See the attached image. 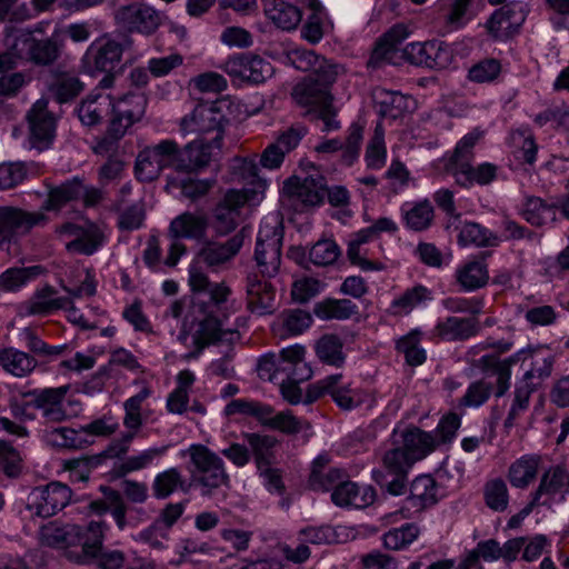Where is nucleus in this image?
<instances>
[{
  "mask_svg": "<svg viewBox=\"0 0 569 569\" xmlns=\"http://www.w3.org/2000/svg\"><path fill=\"white\" fill-rule=\"evenodd\" d=\"M139 110L140 107H138L133 112L131 111L130 113L124 109H118L116 104L112 102L109 112L110 119L107 130L110 131V133L116 138H123L128 132L129 128L137 122Z\"/></svg>",
  "mask_w": 569,
  "mask_h": 569,
  "instance_id": "obj_60",
  "label": "nucleus"
},
{
  "mask_svg": "<svg viewBox=\"0 0 569 569\" xmlns=\"http://www.w3.org/2000/svg\"><path fill=\"white\" fill-rule=\"evenodd\" d=\"M249 200L248 192L229 190L214 209V228L218 233L227 234L233 231L240 217V209Z\"/></svg>",
  "mask_w": 569,
  "mask_h": 569,
  "instance_id": "obj_23",
  "label": "nucleus"
},
{
  "mask_svg": "<svg viewBox=\"0 0 569 569\" xmlns=\"http://www.w3.org/2000/svg\"><path fill=\"white\" fill-rule=\"evenodd\" d=\"M81 178L73 177L58 186L48 184V197L41 209L43 211H60L66 204L80 200Z\"/></svg>",
  "mask_w": 569,
  "mask_h": 569,
  "instance_id": "obj_31",
  "label": "nucleus"
},
{
  "mask_svg": "<svg viewBox=\"0 0 569 569\" xmlns=\"http://www.w3.org/2000/svg\"><path fill=\"white\" fill-rule=\"evenodd\" d=\"M108 526L104 521H90L80 551H69L68 559L77 565L91 566L94 569H121L126 556L120 550L103 548Z\"/></svg>",
  "mask_w": 569,
  "mask_h": 569,
  "instance_id": "obj_3",
  "label": "nucleus"
},
{
  "mask_svg": "<svg viewBox=\"0 0 569 569\" xmlns=\"http://www.w3.org/2000/svg\"><path fill=\"white\" fill-rule=\"evenodd\" d=\"M208 220L203 214L183 212L176 217L169 226V234L172 239H200L204 237Z\"/></svg>",
  "mask_w": 569,
  "mask_h": 569,
  "instance_id": "obj_34",
  "label": "nucleus"
},
{
  "mask_svg": "<svg viewBox=\"0 0 569 569\" xmlns=\"http://www.w3.org/2000/svg\"><path fill=\"white\" fill-rule=\"evenodd\" d=\"M162 170L147 147L138 153L134 163V174L139 181L151 182L159 178Z\"/></svg>",
  "mask_w": 569,
  "mask_h": 569,
  "instance_id": "obj_61",
  "label": "nucleus"
},
{
  "mask_svg": "<svg viewBox=\"0 0 569 569\" xmlns=\"http://www.w3.org/2000/svg\"><path fill=\"white\" fill-rule=\"evenodd\" d=\"M442 497L436 480L429 475L418 476L409 488V493L393 505H399L397 510L403 518L419 515L426 508L436 505Z\"/></svg>",
  "mask_w": 569,
  "mask_h": 569,
  "instance_id": "obj_15",
  "label": "nucleus"
},
{
  "mask_svg": "<svg viewBox=\"0 0 569 569\" xmlns=\"http://www.w3.org/2000/svg\"><path fill=\"white\" fill-rule=\"evenodd\" d=\"M110 94H89L77 108V114L82 124L93 127L109 114L112 106Z\"/></svg>",
  "mask_w": 569,
  "mask_h": 569,
  "instance_id": "obj_36",
  "label": "nucleus"
},
{
  "mask_svg": "<svg viewBox=\"0 0 569 569\" xmlns=\"http://www.w3.org/2000/svg\"><path fill=\"white\" fill-rule=\"evenodd\" d=\"M208 315L196 325V329L191 331L188 325L183 322L178 340L186 348L191 349L186 356V359H196L200 356L202 350L212 343L217 342H233L238 339L237 330H223L221 321L212 315L211 310L203 308Z\"/></svg>",
  "mask_w": 569,
  "mask_h": 569,
  "instance_id": "obj_5",
  "label": "nucleus"
},
{
  "mask_svg": "<svg viewBox=\"0 0 569 569\" xmlns=\"http://www.w3.org/2000/svg\"><path fill=\"white\" fill-rule=\"evenodd\" d=\"M326 460L322 457L317 458L313 461L312 470L309 477V486L316 491H333L335 488L340 486L345 479L348 478V473L341 468H328L325 467Z\"/></svg>",
  "mask_w": 569,
  "mask_h": 569,
  "instance_id": "obj_38",
  "label": "nucleus"
},
{
  "mask_svg": "<svg viewBox=\"0 0 569 569\" xmlns=\"http://www.w3.org/2000/svg\"><path fill=\"white\" fill-rule=\"evenodd\" d=\"M69 385L60 387L36 388L22 391L23 399H31L32 409L40 411L41 417L48 423H61L71 415L68 411L67 395Z\"/></svg>",
  "mask_w": 569,
  "mask_h": 569,
  "instance_id": "obj_10",
  "label": "nucleus"
},
{
  "mask_svg": "<svg viewBox=\"0 0 569 569\" xmlns=\"http://www.w3.org/2000/svg\"><path fill=\"white\" fill-rule=\"evenodd\" d=\"M306 349L296 345L281 350L277 370L290 382H302L311 378L312 370L305 361Z\"/></svg>",
  "mask_w": 569,
  "mask_h": 569,
  "instance_id": "obj_25",
  "label": "nucleus"
},
{
  "mask_svg": "<svg viewBox=\"0 0 569 569\" xmlns=\"http://www.w3.org/2000/svg\"><path fill=\"white\" fill-rule=\"evenodd\" d=\"M476 331L477 325L473 320L458 317H448L439 320L435 327V333L448 341L469 338Z\"/></svg>",
  "mask_w": 569,
  "mask_h": 569,
  "instance_id": "obj_46",
  "label": "nucleus"
},
{
  "mask_svg": "<svg viewBox=\"0 0 569 569\" xmlns=\"http://www.w3.org/2000/svg\"><path fill=\"white\" fill-rule=\"evenodd\" d=\"M116 22L129 32L152 34L160 26V17L151 7L133 3L119 8L114 14Z\"/></svg>",
  "mask_w": 569,
  "mask_h": 569,
  "instance_id": "obj_19",
  "label": "nucleus"
},
{
  "mask_svg": "<svg viewBox=\"0 0 569 569\" xmlns=\"http://www.w3.org/2000/svg\"><path fill=\"white\" fill-rule=\"evenodd\" d=\"M540 459L536 456H522L509 468L508 479L512 487L525 489L529 487L539 472Z\"/></svg>",
  "mask_w": 569,
  "mask_h": 569,
  "instance_id": "obj_43",
  "label": "nucleus"
},
{
  "mask_svg": "<svg viewBox=\"0 0 569 569\" xmlns=\"http://www.w3.org/2000/svg\"><path fill=\"white\" fill-rule=\"evenodd\" d=\"M267 17L282 30H295L302 19L301 10L284 0H264Z\"/></svg>",
  "mask_w": 569,
  "mask_h": 569,
  "instance_id": "obj_37",
  "label": "nucleus"
},
{
  "mask_svg": "<svg viewBox=\"0 0 569 569\" xmlns=\"http://www.w3.org/2000/svg\"><path fill=\"white\" fill-rule=\"evenodd\" d=\"M247 301L251 311L268 312L273 307L274 289L268 281L259 279L257 274L247 277Z\"/></svg>",
  "mask_w": 569,
  "mask_h": 569,
  "instance_id": "obj_33",
  "label": "nucleus"
},
{
  "mask_svg": "<svg viewBox=\"0 0 569 569\" xmlns=\"http://www.w3.org/2000/svg\"><path fill=\"white\" fill-rule=\"evenodd\" d=\"M489 272L480 260H467L457 269V281L465 291H473L487 284Z\"/></svg>",
  "mask_w": 569,
  "mask_h": 569,
  "instance_id": "obj_44",
  "label": "nucleus"
},
{
  "mask_svg": "<svg viewBox=\"0 0 569 569\" xmlns=\"http://www.w3.org/2000/svg\"><path fill=\"white\" fill-rule=\"evenodd\" d=\"M104 242L106 234L102 229L94 223H90L88 227H83L76 239L66 242V249L71 253L92 256Z\"/></svg>",
  "mask_w": 569,
  "mask_h": 569,
  "instance_id": "obj_39",
  "label": "nucleus"
},
{
  "mask_svg": "<svg viewBox=\"0 0 569 569\" xmlns=\"http://www.w3.org/2000/svg\"><path fill=\"white\" fill-rule=\"evenodd\" d=\"M391 229V220L380 218L373 224L363 228L350 236L348 241L347 257L351 264L359 267L363 271L381 270L385 266L380 262L368 260L365 254L363 246L377 239L381 232Z\"/></svg>",
  "mask_w": 569,
  "mask_h": 569,
  "instance_id": "obj_16",
  "label": "nucleus"
},
{
  "mask_svg": "<svg viewBox=\"0 0 569 569\" xmlns=\"http://www.w3.org/2000/svg\"><path fill=\"white\" fill-rule=\"evenodd\" d=\"M523 218L533 226H543L556 218V209L539 198H529L522 208Z\"/></svg>",
  "mask_w": 569,
  "mask_h": 569,
  "instance_id": "obj_57",
  "label": "nucleus"
},
{
  "mask_svg": "<svg viewBox=\"0 0 569 569\" xmlns=\"http://www.w3.org/2000/svg\"><path fill=\"white\" fill-rule=\"evenodd\" d=\"M233 77L252 83H262L273 74L272 64L260 56L238 53L230 57L223 67Z\"/></svg>",
  "mask_w": 569,
  "mask_h": 569,
  "instance_id": "obj_18",
  "label": "nucleus"
},
{
  "mask_svg": "<svg viewBox=\"0 0 569 569\" xmlns=\"http://www.w3.org/2000/svg\"><path fill=\"white\" fill-rule=\"evenodd\" d=\"M365 126L359 122H352L347 130L343 152L341 154L342 162L352 166L359 158L361 144L363 140Z\"/></svg>",
  "mask_w": 569,
  "mask_h": 569,
  "instance_id": "obj_59",
  "label": "nucleus"
},
{
  "mask_svg": "<svg viewBox=\"0 0 569 569\" xmlns=\"http://www.w3.org/2000/svg\"><path fill=\"white\" fill-rule=\"evenodd\" d=\"M151 488L157 499H167L178 489L184 490V480L178 468H169L156 475Z\"/></svg>",
  "mask_w": 569,
  "mask_h": 569,
  "instance_id": "obj_52",
  "label": "nucleus"
},
{
  "mask_svg": "<svg viewBox=\"0 0 569 569\" xmlns=\"http://www.w3.org/2000/svg\"><path fill=\"white\" fill-rule=\"evenodd\" d=\"M283 227L263 226L260 228L254 249V261L260 273L268 278L276 277L280 271Z\"/></svg>",
  "mask_w": 569,
  "mask_h": 569,
  "instance_id": "obj_11",
  "label": "nucleus"
},
{
  "mask_svg": "<svg viewBox=\"0 0 569 569\" xmlns=\"http://www.w3.org/2000/svg\"><path fill=\"white\" fill-rule=\"evenodd\" d=\"M22 50L27 60L36 66H50L61 53V47L53 38L37 39L31 33L16 36V48Z\"/></svg>",
  "mask_w": 569,
  "mask_h": 569,
  "instance_id": "obj_21",
  "label": "nucleus"
},
{
  "mask_svg": "<svg viewBox=\"0 0 569 569\" xmlns=\"http://www.w3.org/2000/svg\"><path fill=\"white\" fill-rule=\"evenodd\" d=\"M189 455L194 467L191 480L201 488L202 496H211L216 489L229 486L230 478L224 462L216 452L203 445H192Z\"/></svg>",
  "mask_w": 569,
  "mask_h": 569,
  "instance_id": "obj_4",
  "label": "nucleus"
},
{
  "mask_svg": "<svg viewBox=\"0 0 569 569\" xmlns=\"http://www.w3.org/2000/svg\"><path fill=\"white\" fill-rule=\"evenodd\" d=\"M569 493V471L561 467L548 469L533 496V503L551 507L565 501Z\"/></svg>",
  "mask_w": 569,
  "mask_h": 569,
  "instance_id": "obj_20",
  "label": "nucleus"
},
{
  "mask_svg": "<svg viewBox=\"0 0 569 569\" xmlns=\"http://www.w3.org/2000/svg\"><path fill=\"white\" fill-rule=\"evenodd\" d=\"M315 351L318 359L326 365L341 367L345 363L343 342L337 335L327 333L320 337L316 341Z\"/></svg>",
  "mask_w": 569,
  "mask_h": 569,
  "instance_id": "obj_47",
  "label": "nucleus"
},
{
  "mask_svg": "<svg viewBox=\"0 0 569 569\" xmlns=\"http://www.w3.org/2000/svg\"><path fill=\"white\" fill-rule=\"evenodd\" d=\"M455 177L457 182L463 187L487 184L495 179L496 167L488 162L481 163L478 167L466 164L456 171Z\"/></svg>",
  "mask_w": 569,
  "mask_h": 569,
  "instance_id": "obj_53",
  "label": "nucleus"
},
{
  "mask_svg": "<svg viewBox=\"0 0 569 569\" xmlns=\"http://www.w3.org/2000/svg\"><path fill=\"white\" fill-rule=\"evenodd\" d=\"M283 194L296 211L320 206L326 197V178L317 170L305 176H292L283 182Z\"/></svg>",
  "mask_w": 569,
  "mask_h": 569,
  "instance_id": "obj_9",
  "label": "nucleus"
},
{
  "mask_svg": "<svg viewBox=\"0 0 569 569\" xmlns=\"http://www.w3.org/2000/svg\"><path fill=\"white\" fill-rule=\"evenodd\" d=\"M242 436L251 449L250 452L254 458L257 469L262 470L266 466H270L272 457L271 450L277 445L276 438L256 432H246Z\"/></svg>",
  "mask_w": 569,
  "mask_h": 569,
  "instance_id": "obj_48",
  "label": "nucleus"
},
{
  "mask_svg": "<svg viewBox=\"0 0 569 569\" xmlns=\"http://www.w3.org/2000/svg\"><path fill=\"white\" fill-rule=\"evenodd\" d=\"M188 281L193 293H207L210 306L218 309L231 296V289L224 282H211L208 274L197 266H190Z\"/></svg>",
  "mask_w": 569,
  "mask_h": 569,
  "instance_id": "obj_27",
  "label": "nucleus"
},
{
  "mask_svg": "<svg viewBox=\"0 0 569 569\" xmlns=\"http://www.w3.org/2000/svg\"><path fill=\"white\" fill-rule=\"evenodd\" d=\"M243 246V236L237 233L224 242L206 241L199 252L197 259L211 270H219L229 263L240 251Z\"/></svg>",
  "mask_w": 569,
  "mask_h": 569,
  "instance_id": "obj_22",
  "label": "nucleus"
},
{
  "mask_svg": "<svg viewBox=\"0 0 569 569\" xmlns=\"http://www.w3.org/2000/svg\"><path fill=\"white\" fill-rule=\"evenodd\" d=\"M132 47V39L123 34L121 41L103 38L92 43L86 51L82 62L89 72H113L121 61L126 49Z\"/></svg>",
  "mask_w": 569,
  "mask_h": 569,
  "instance_id": "obj_13",
  "label": "nucleus"
},
{
  "mask_svg": "<svg viewBox=\"0 0 569 569\" xmlns=\"http://www.w3.org/2000/svg\"><path fill=\"white\" fill-rule=\"evenodd\" d=\"M224 108H227L226 101L198 104L189 116L182 118L181 128L183 131L200 134L214 132V137L209 141H212L216 149L220 151L223 131L229 123Z\"/></svg>",
  "mask_w": 569,
  "mask_h": 569,
  "instance_id": "obj_8",
  "label": "nucleus"
},
{
  "mask_svg": "<svg viewBox=\"0 0 569 569\" xmlns=\"http://www.w3.org/2000/svg\"><path fill=\"white\" fill-rule=\"evenodd\" d=\"M71 497L72 491L67 485L52 481L31 490L27 498V509L39 517L48 518L67 507Z\"/></svg>",
  "mask_w": 569,
  "mask_h": 569,
  "instance_id": "obj_14",
  "label": "nucleus"
},
{
  "mask_svg": "<svg viewBox=\"0 0 569 569\" xmlns=\"http://www.w3.org/2000/svg\"><path fill=\"white\" fill-rule=\"evenodd\" d=\"M291 96L299 106L309 107V110H315L327 101L335 100L330 90L313 81V77H306L298 82L293 87Z\"/></svg>",
  "mask_w": 569,
  "mask_h": 569,
  "instance_id": "obj_35",
  "label": "nucleus"
},
{
  "mask_svg": "<svg viewBox=\"0 0 569 569\" xmlns=\"http://www.w3.org/2000/svg\"><path fill=\"white\" fill-rule=\"evenodd\" d=\"M216 146L212 141L194 140L179 148L178 170L192 172L208 166L214 156Z\"/></svg>",
  "mask_w": 569,
  "mask_h": 569,
  "instance_id": "obj_28",
  "label": "nucleus"
},
{
  "mask_svg": "<svg viewBox=\"0 0 569 569\" xmlns=\"http://www.w3.org/2000/svg\"><path fill=\"white\" fill-rule=\"evenodd\" d=\"M406 224L413 230H423L432 221L433 209L427 200L407 202L401 208Z\"/></svg>",
  "mask_w": 569,
  "mask_h": 569,
  "instance_id": "obj_51",
  "label": "nucleus"
},
{
  "mask_svg": "<svg viewBox=\"0 0 569 569\" xmlns=\"http://www.w3.org/2000/svg\"><path fill=\"white\" fill-rule=\"evenodd\" d=\"M486 505L495 511H505L509 505L507 485L501 479L488 481L483 489Z\"/></svg>",
  "mask_w": 569,
  "mask_h": 569,
  "instance_id": "obj_62",
  "label": "nucleus"
},
{
  "mask_svg": "<svg viewBox=\"0 0 569 569\" xmlns=\"http://www.w3.org/2000/svg\"><path fill=\"white\" fill-rule=\"evenodd\" d=\"M325 395H330L335 403L345 411H351L370 400V395L351 383L342 382V375L336 373L308 387L305 402L312 403Z\"/></svg>",
  "mask_w": 569,
  "mask_h": 569,
  "instance_id": "obj_6",
  "label": "nucleus"
},
{
  "mask_svg": "<svg viewBox=\"0 0 569 569\" xmlns=\"http://www.w3.org/2000/svg\"><path fill=\"white\" fill-rule=\"evenodd\" d=\"M331 500L341 508L362 509L375 502L376 490L371 486H359L347 478L331 492Z\"/></svg>",
  "mask_w": 569,
  "mask_h": 569,
  "instance_id": "obj_26",
  "label": "nucleus"
},
{
  "mask_svg": "<svg viewBox=\"0 0 569 569\" xmlns=\"http://www.w3.org/2000/svg\"><path fill=\"white\" fill-rule=\"evenodd\" d=\"M485 366L492 370L497 380V397L503 396L510 388L511 367L520 365L523 376L520 379L527 383H538L550 377L555 362L552 350L542 345L521 348L506 359H499L493 353H487L483 358Z\"/></svg>",
  "mask_w": 569,
  "mask_h": 569,
  "instance_id": "obj_1",
  "label": "nucleus"
},
{
  "mask_svg": "<svg viewBox=\"0 0 569 569\" xmlns=\"http://www.w3.org/2000/svg\"><path fill=\"white\" fill-rule=\"evenodd\" d=\"M49 222L43 211H27L21 208L0 206V249L9 251L12 244L28 234L34 227Z\"/></svg>",
  "mask_w": 569,
  "mask_h": 569,
  "instance_id": "obj_7",
  "label": "nucleus"
},
{
  "mask_svg": "<svg viewBox=\"0 0 569 569\" xmlns=\"http://www.w3.org/2000/svg\"><path fill=\"white\" fill-rule=\"evenodd\" d=\"M485 355L480 358L479 363L485 371V377L481 380L473 381L467 388L465 396L460 401V406L468 408L481 407L493 392L497 396V380L492 376V370L488 369L483 363Z\"/></svg>",
  "mask_w": 569,
  "mask_h": 569,
  "instance_id": "obj_32",
  "label": "nucleus"
},
{
  "mask_svg": "<svg viewBox=\"0 0 569 569\" xmlns=\"http://www.w3.org/2000/svg\"><path fill=\"white\" fill-rule=\"evenodd\" d=\"M46 437L51 446L59 448L82 449L92 443L91 439H87L82 429L74 430L68 427L54 428L47 432Z\"/></svg>",
  "mask_w": 569,
  "mask_h": 569,
  "instance_id": "obj_50",
  "label": "nucleus"
},
{
  "mask_svg": "<svg viewBox=\"0 0 569 569\" xmlns=\"http://www.w3.org/2000/svg\"><path fill=\"white\" fill-rule=\"evenodd\" d=\"M151 395V390L149 387H143L138 393L131 396L123 402V426L127 429L128 435H132V437H137L139 430L143 425V418L141 413L142 403L146 399H148Z\"/></svg>",
  "mask_w": 569,
  "mask_h": 569,
  "instance_id": "obj_45",
  "label": "nucleus"
},
{
  "mask_svg": "<svg viewBox=\"0 0 569 569\" xmlns=\"http://www.w3.org/2000/svg\"><path fill=\"white\" fill-rule=\"evenodd\" d=\"M438 447L431 432L420 429L408 430L403 436V447L393 450V497L407 493L405 476L419 460L425 459Z\"/></svg>",
  "mask_w": 569,
  "mask_h": 569,
  "instance_id": "obj_2",
  "label": "nucleus"
},
{
  "mask_svg": "<svg viewBox=\"0 0 569 569\" xmlns=\"http://www.w3.org/2000/svg\"><path fill=\"white\" fill-rule=\"evenodd\" d=\"M358 306L350 299L326 298L313 307L316 317L325 321L348 320L358 315Z\"/></svg>",
  "mask_w": 569,
  "mask_h": 569,
  "instance_id": "obj_40",
  "label": "nucleus"
},
{
  "mask_svg": "<svg viewBox=\"0 0 569 569\" xmlns=\"http://www.w3.org/2000/svg\"><path fill=\"white\" fill-rule=\"evenodd\" d=\"M0 366L7 372L23 378L37 368L38 361L29 353L9 347L0 350Z\"/></svg>",
  "mask_w": 569,
  "mask_h": 569,
  "instance_id": "obj_41",
  "label": "nucleus"
},
{
  "mask_svg": "<svg viewBox=\"0 0 569 569\" xmlns=\"http://www.w3.org/2000/svg\"><path fill=\"white\" fill-rule=\"evenodd\" d=\"M427 68L446 69L453 62V49L450 44L433 40L427 42Z\"/></svg>",
  "mask_w": 569,
  "mask_h": 569,
  "instance_id": "obj_63",
  "label": "nucleus"
},
{
  "mask_svg": "<svg viewBox=\"0 0 569 569\" xmlns=\"http://www.w3.org/2000/svg\"><path fill=\"white\" fill-rule=\"evenodd\" d=\"M367 166L371 169H380L387 160V148L385 143V130L380 122L377 123L373 134L367 146L365 156Z\"/></svg>",
  "mask_w": 569,
  "mask_h": 569,
  "instance_id": "obj_56",
  "label": "nucleus"
},
{
  "mask_svg": "<svg viewBox=\"0 0 569 569\" xmlns=\"http://www.w3.org/2000/svg\"><path fill=\"white\" fill-rule=\"evenodd\" d=\"M117 227L121 231H134L143 227L146 220V208L143 202H134L123 209L117 204Z\"/></svg>",
  "mask_w": 569,
  "mask_h": 569,
  "instance_id": "obj_55",
  "label": "nucleus"
},
{
  "mask_svg": "<svg viewBox=\"0 0 569 569\" xmlns=\"http://www.w3.org/2000/svg\"><path fill=\"white\" fill-rule=\"evenodd\" d=\"M526 17L527 8L523 2H509L491 16L487 27L493 37L508 38L521 27Z\"/></svg>",
  "mask_w": 569,
  "mask_h": 569,
  "instance_id": "obj_24",
  "label": "nucleus"
},
{
  "mask_svg": "<svg viewBox=\"0 0 569 569\" xmlns=\"http://www.w3.org/2000/svg\"><path fill=\"white\" fill-rule=\"evenodd\" d=\"M339 246L330 239L317 241L309 251V259L316 266H330L340 256Z\"/></svg>",
  "mask_w": 569,
  "mask_h": 569,
  "instance_id": "obj_64",
  "label": "nucleus"
},
{
  "mask_svg": "<svg viewBox=\"0 0 569 569\" xmlns=\"http://www.w3.org/2000/svg\"><path fill=\"white\" fill-rule=\"evenodd\" d=\"M458 241L463 247H487L497 246L500 238L478 223L466 222L459 229Z\"/></svg>",
  "mask_w": 569,
  "mask_h": 569,
  "instance_id": "obj_49",
  "label": "nucleus"
},
{
  "mask_svg": "<svg viewBox=\"0 0 569 569\" xmlns=\"http://www.w3.org/2000/svg\"><path fill=\"white\" fill-rule=\"evenodd\" d=\"M549 545L542 535L520 537L506 542L505 561L512 562L521 553V559L528 562L537 560Z\"/></svg>",
  "mask_w": 569,
  "mask_h": 569,
  "instance_id": "obj_29",
  "label": "nucleus"
},
{
  "mask_svg": "<svg viewBox=\"0 0 569 569\" xmlns=\"http://www.w3.org/2000/svg\"><path fill=\"white\" fill-rule=\"evenodd\" d=\"M167 447H152L144 449L137 455L128 456L124 459L114 462L110 473L113 478H124L126 476L144 470L166 453Z\"/></svg>",
  "mask_w": 569,
  "mask_h": 569,
  "instance_id": "obj_30",
  "label": "nucleus"
},
{
  "mask_svg": "<svg viewBox=\"0 0 569 569\" xmlns=\"http://www.w3.org/2000/svg\"><path fill=\"white\" fill-rule=\"evenodd\" d=\"M311 423L307 419L293 416L290 410L277 412L270 427L271 430L287 436H296L303 432L307 437L311 435Z\"/></svg>",
  "mask_w": 569,
  "mask_h": 569,
  "instance_id": "obj_54",
  "label": "nucleus"
},
{
  "mask_svg": "<svg viewBox=\"0 0 569 569\" xmlns=\"http://www.w3.org/2000/svg\"><path fill=\"white\" fill-rule=\"evenodd\" d=\"M84 89L80 79L69 72L57 74L48 84L49 94L60 104L74 100Z\"/></svg>",
  "mask_w": 569,
  "mask_h": 569,
  "instance_id": "obj_42",
  "label": "nucleus"
},
{
  "mask_svg": "<svg viewBox=\"0 0 569 569\" xmlns=\"http://www.w3.org/2000/svg\"><path fill=\"white\" fill-rule=\"evenodd\" d=\"M21 338L30 352L36 356L52 359L61 356L67 350V345L49 346L37 333L30 329L24 328L21 331Z\"/></svg>",
  "mask_w": 569,
  "mask_h": 569,
  "instance_id": "obj_58",
  "label": "nucleus"
},
{
  "mask_svg": "<svg viewBox=\"0 0 569 569\" xmlns=\"http://www.w3.org/2000/svg\"><path fill=\"white\" fill-rule=\"evenodd\" d=\"M29 134L28 141L31 148L38 151L49 149L56 138L57 117L49 110V100L40 98L26 113Z\"/></svg>",
  "mask_w": 569,
  "mask_h": 569,
  "instance_id": "obj_12",
  "label": "nucleus"
},
{
  "mask_svg": "<svg viewBox=\"0 0 569 569\" xmlns=\"http://www.w3.org/2000/svg\"><path fill=\"white\" fill-rule=\"evenodd\" d=\"M86 533L87 528L82 529L78 525L50 521L40 528L39 537L44 546L64 549L68 558L69 551H80Z\"/></svg>",
  "mask_w": 569,
  "mask_h": 569,
  "instance_id": "obj_17",
  "label": "nucleus"
}]
</instances>
